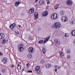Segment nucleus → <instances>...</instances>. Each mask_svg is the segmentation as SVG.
<instances>
[{
  "label": "nucleus",
  "instance_id": "1",
  "mask_svg": "<svg viewBox=\"0 0 75 75\" xmlns=\"http://www.w3.org/2000/svg\"><path fill=\"white\" fill-rule=\"evenodd\" d=\"M61 25V23H59V22H56L54 23V25H53L52 26V27L53 28H56L58 29L59 28H60V27Z\"/></svg>",
  "mask_w": 75,
  "mask_h": 75
},
{
  "label": "nucleus",
  "instance_id": "2",
  "mask_svg": "<svg viewBox=\"0 0 75 75\" xmlns=\"http://www.w3.org/2000/svg\"><path fill=\"white\" fill-rule=\"evenodd\" d=\"M24 45L23 44H21L18 46V50L20 52H23L24 51Z\"/></svg>",
  "mask_w": 75,
  "mask_h": 75
},
{
  "label": "nucleus",
  "instance_id": "3",
  "mask_svg": "<svg viewBox=\"0 0 75 75\" xmlns=\"http://www.w3.org/2000/svg\"><path fill=\"white\" fill-rule=\"evenodd\" d=\"M54 42L57 45L59 46L61 45V42L59 39H54Z\"/></svg>",
  "mask_w": 75,
  "mask_h": 75
},
{
  "label": "nucleus",
  "instance_id": "4",
  "mask_svg": "<svg viewBox=\"0 0 75 75\" xmlns=\"http://www.w3.org/2000/svg\"><path fill=\"white\" fill-rule=\"evenodd\" d=\"M66 3L67 6H71L72 5V3H73L71 0H67L66 1Z\"/></svg>",
  "mask_w": 75,
  "mask_h": 75
},
{
  "label": "nucleus",
  "instance_id": "5",
  "mask_svg": "<svg viewBox=\"0 0 75 75\" xmlns=\"http://www.w3.org/2000/svg\"><path fill=\"white\" fill-rule=\"evenodd\" d=\"M61 20L63 22H65L68 20V18H67V17L66 16H63L61 18Z\"/></svg>",
  "mask_w": 75,
  "mask_h": 75
},
{
  "label": "nucleus",
  "instance_id": "6",
  "mask_svg": "<svg viewBox=\"0 0 75 75\" xmlns=\"http://www.w3.org/2000/svg\"><path fill=\"white\" fill-rule=\"evenodd\" d=\"M51 18L52 19L55 20L57 18V14L56 13L52 14L51 16Z\"/></svg>",
  "mask_w": 75,
  "mask_h": 75
},
{
  "label": "nucleus",
  "instance_id": "7",
  "mask_svg": "<svg viewBox=\"0 0 75 75\" xmlns=\"http://www.w3.org/2000/svg\"><path fill=\"white\" fill-rule=\"evenodd\" d=\"M28 51L29 53H33L34 52V49L32 47H30L28 48Z\"/></svg>",
  "mask_w": 75,
  "mask_h": 75
},
{
  "label": "nucleus",
  "instance_id": "8",
  "mask_svg": "<svg viewBox=\"0 0 75 75\" xmlns=\"http://www.w3.org/2000/svg\"><path fill=\"white\" fill-rule=\"evenodd\" d=\"M48 12L47 11H45V12H43L42 13V16H43V17H45L48 15Z\"/></svg>",
  "mask_w": 75,
  "mask_h": 75
},
{
  "label": "nucleus",
  "instance_id": "9",
  "mask_svg": "<svg viewBox=\"0 0 75 75\" xmlns=\"http://www.w3.org/2000/svg\"><path fill=\"white\" fill-rule=\"evenodd\" d=\"M2 62L4 64H7V58L6 57H4L2 59Z\"/></svg>",
  "mask_w": 75,
  "mask_h": 75
},
{
  "label": "nucleus",
  "instance_id": "10",
  "mask_svg": "<svg viewBox=\"0 0 75 75\" xmlns=\"http://www.w3.org/2000/svg\"><path fill=\"white\" fill-rule=\"evenodd\" d=\"M35 20H37L38 17V12H36L34 14Z\"/></svg>",
  "mask_w": 75,
  "mask_h": 75
},
{
  "label": "nucleus",
  "instance_id": "11",
  "mask_svg": "<svg viewBox=\"0 0 75 75\" xmlns=\"http://www.w3.org/2000/svg\"><path fill=\"white\" fill-rule=\"evenodd\" d=\"M50 38V36H48L46 38H45L44 41V44H45L48 41V40Z\"/></svg>",
  "mask_w": 75,
  "mask_h": 75
},
{
  "label": "nucleus",
  "instance_id": "12",
  "mask_svg": "<svg viewBox=\"0 0 75 75\" xmlns=\"http://www.w3.org/2000/svg\"><path fill=\"white\" fill-rule=\"evenodd\" d=\"M34 12V8H33L30 9L29 11V13L30 14H33Z\"/></svg>",
  "mask_w": 75,
  "mask_h": 75
},
{
  "label": "nucleus",
  "instance_id": "13",
  "mask_svg": "<svg viewBox=\"0 0 75 75\" xmlns=\"http://www.w3.org/2000/svg\"><path fill=\"white\" fill-rule=\"evenodd\" d=\"M16 27V23H14L11 25L10 26V29H13Z\"/></svg>",
  "mask_w": 75,
  "mask_h": 75
},
{
  "label": "nucleus",
  "instance_id": "14",
  "mask_svg": "<svg viewBox=\"0 0 75 75\" xmlns=\"http://www.w3.org/2000/svg\"><path fill=\"white\" fill-rule=\"evenodd\" d=\"M5 37L4 34L2 33H0V39L4 38Z\"/></svg>",
  "mask_w": 75,
  "mask_h": 75
},
{
  "label": "nucleus",
  "instance_id": "15",
  "mask_svg": "<svg viewBox=\"0 0 75 75\" xmlns=\"http://www.w3.org/2000/svg\"><path fill=\"white\" fill-rule=\"evenodd\" d=\"M20 4H21V2L20 1H18L16 2H15V6H16V7H18L20 5Z\"/></svg>",
  "mask_w": 75,
  "mask_h": 75
},
{
  "label": "nucleus",
  "instance_id": "16",
  "mask_svg": "<svg viewBox=\"0 0 75 75\" xmlns=\"http://www.w3.org/2000/svg\"><path fill=\"white\" fill-rule=\"evenodd\" d=\"M40 69V67L39 66H37L35 67V71H39Z\"/></svg>",
  "mask_w": 75,
  "mask_h": 75
},
{
  "label": "nucleus",
  "instance_id": "17",
  "mask_svg": "<svg viewBox=\"0 0 75 75\" xmlns=\"http://www.w3.org/2000/svg\"><path fill=\"white\" fill-rule=\"evenodd\" d=\"M70 24L71 25L75 24V20L73 19L71 21Z\"/></svg>",
  "mask_w": 75,
  "mask_h": 75
},
{
  "label": "nucleus",
  "instance_id": "18",
  "mask_svg": "<svg viewBox=\"0 0 75 75\" xmlns=\"http://www.w3.org/2000/svg\"><path fill=\"white\" fill-rule=\"evenodd\" d=\"M34 39V36H30L29 38V39L30 41H32Z\"/></svg>",
  "mask_w": 75,
  "mask_h": 75
},
{
  "label": "nucleus",
  "instance_id": "19",
  "mask_svg": "<svg viewBox=\"0 0 75 75\" xmlns=\"http://www.w3.org/2000/svg\"><path fill=\"white\" fill-rule=\"evenodd\" d=\"M44 3V1L43 0H40L39 1V4L40 5H42V4H43Z\"/></svg>",
  "mask_w": 75,
  "mask_h": 75
},
{
  "label": "nucleus",
  "instance_id": "20",
  "mask_svg": "<svg viewBox=\"0 0 75 75\" xmlns=\"http://www.w3.org/2000/svg\"><path fill=\"white\" fill-rule=\"evenodd\" d=\"M46 67V68H49L51 67V64H47L45 65Z\"/></svg>",
  "mask_w": 75,
  "mask_h": 75
},
{
  "label": "nucleus",
  "instance_id": "21",
  "mask_svg": "<svg viewBox=\"0 0 75 75\" xmlns=\"http://www.w3.org/2000/svg\"><path fill=\"white\" fill-rule=\"evenodd\" d=\"M42 52H43V54H45L46 52V49H45V48L43 47L42 48Z\"/></svg>",
  "mask_w": 75,
  "mask_h": 75
},
{
  "label": "nucleus",
  "instance_id": "22",
  "mask_svg": "<svg viewBox=\"0 0 75 75\" xmlns=\"http://www.w3.org/2000/svg\"><path fill=\"white\" fill-rule=\"evenodd\" d=\"M8 41V40H6V39H4L3 40L2 44H5L6 43V42H7Z\"/></svg>",
  "mask_w": 75,
  "mask_h": 75
},
{
  "label": "nucleus",
  "instance_id": "23",
  "mask_svg": "<svg viewBox=\"0 0 75 75\" xmlns=\"http://www.w3.org/2000/svg\"><path fill=\"white\" fill-rule=\"evenodd\" d=\"M64 11H61L59 13V14L61 16H63L64 14Z\"/></svg>",
  "mask_w": 75,
  "mask_h": 75
},
{
  "label": "nucleus",
  "instance_id": "24",
  "mask_svg": "<svg viewBox=\"0 0 75 75\" xmlns=\"http://www.w3.org/2000/svg\"><path fill=\"white\" fill-rule=\"evenodd\" d=\"M39 44H43L44 43V41L41 40H40L38 42Z\"/></svg>",
  "mask_w": 75,
  "mask_h": 75
},
{
  "label": "nucleus",
  "instance_id": "25",
  "mask_svg": "<svg viewBox=\"0 0 75 75\" xmlns=\"http://www.w3.org/2000/svg\"><path fill=\"white\" fill-rule=\"evenodd\" d=\"M71 34L73 36H75V30H74L71 32Z\"/></svg>",
  "mask_w": 75,
  "mask_h": 75
},
{
  "label": "nucleus",
  "instance_id": "26",
  "mask_svg": "<svg viewBox=\"0 0 75 75\" xmlns=\"http://www.w3.org/2000/svg\"><path fill=\"white\" fill-rule=\"evenodd\" d=\"M59 4L56 5L54 7L55 9H57V8H58L59 7Z\"/></svg>",
  "mask_w": 75,
  "mask_h": 75
},
{
  "label": "nucleus",
  "instance_id": "27",
  "mask_svg": "<svg viewBox=\"0 0 75 75\" xmlns=\"http://www.w3.org/2000/svg\"><path fill=\"white\" fill-rule=\"evenodd\" d=\"M27 57L28 58H31V57H32V55L30 54H29L27 55Z\"/></svg>",
  "mask_w": 75,
  "mask_h": 75
},
{
  "label": "nucleus",
  "instance_id": "28",
  "mask_svg": "<svg viewBox=\"0 0 75 75\" xmlns=\"http://www.w3.org/2000/svg\"><path fill=\"white\" fill-rule=\"evenodd\" d=\"M70 55L68 54L66 58L67 59H70Z\"/></svg>",
  "mask_w": 75,
  "mask_h": 75
},
{
  "label": "nucleus",
  "instance_id": "29",
  "mask_svg": "<svg viewBox=\"0 0 75 75\" xmlns=\"http://www.w3.org/2000/svg\"><path fill=\"white\" fill-rule=\"evenodd\" d=\"M17 67L18 69H21V65H19V64H18Z\"/></svg>",
  "mask_w": 75,
  "mask_h": 75
},
{
  "label": "nucleus",
  "instance_id": "30",
  "mask_svg": "<svg viewBox=\"0 0 75 75\" xmlns=\"http://www.w3.org/2000/svg\"><path fill=\"white\" fill-rule=\"evenodd\" d=\"M41 64H43L45 63V60L44 59H42V60L41 61Z\"/></svg>",
  "mask_w": 75,
  "mask_h": 75
},
{
  "label": "nucleus",
  "instance_id": "31",
  "mask_svg": "<svg viewBox=\"0 0 75 75\" xmlns=\"http://www.w3.org/2000/svg\"><path fill=\"white\" fill-rule=\"evenodd\" d=\"M70 52H71V50H70L69 49H67V54H69L70 53Z\"/></svg>",
  "mask_w": 75,
  "mask_h": 75
},
{
  "label": "nucleus",
  "instance_id": "32",
  "mask_svg": "<svg viewBox=\"0 0 75 75\" xmlns=\"http://www.w3.org/2000/svg\"><path fill=\"white\" fill-rule=\"evenodd\" d=\"M59 54L61 56V57H62V56H64V53L63 52H59Z\"/></svg>",
  "mask_w": 75,
  "mask_h": 75
},
{
  "label": "nucleus",
  "instance_id": "33",
  "mask_svg": "<svg viewBox=\"0 0 75 75\" xmlns=\"http://www.w3.org/2000/svg\"><path fill=\"white\" fill-rule=\"evenodd\" d=\"M69 36V34L68 33H65L64 35V37H68Z\"/></svg>",
  "mask_w": 75,
  "mask_h": 75
},
{
  "label": "nucleus",
  "instance_id": "34",
  "mask_svg": "<svg viewBox=\"0 0 75 75\" xmlns=\"http://www.w3.org/2000/svg\"><path fill=\"white\" fill-rule=\"evenodd\" d=\"M37 74H41V71H37Z\"/></svg>",
  "mask_w": 75,
  "mask_h": 75
},
{
  "label": "nucleus",
  "instance_id": "35",
  "mask_svg": "<svg viewBox=\"0 0 75 75\" xmlns=\"http://www.w3.org/2000/svg\"><path fill=\"white\" fill-rule=\"evenodd\" d=\"M57 69H61V67H60L59 66H57Z\"/></svg>",
  "mask_w": 75,
  "mask_h": 75
},
{
  "label": "nucleus",
  "instance_id": "36",
  "mask_svg": "<svg viewBox=\"0 0 75 75\" xmlns=\"http://www.w3.org/2000/svg\"><path fill=\"white\" fill-rule=\"evenodd\" d=\"M28 73H32L33 72V71L29 70L27 71Z\"/></svg>",
  "mask_w": 75,
  "mask_h": 75
},
{
  "label": "nucleus",
  "instance_id": "37",
  "mask_svg": "<svg viewBox=\"0 0 75 75\" xmlns=\"http://www.w3.org/2000/svg\"><path fill=\"white\" fill-rule=\"evenodd\" d=\"M2 72H5V69H3L2 70Z\"/></svg>",
  "mask_w": 75,
  "mask_h": 75
},
{
  "label": "nucleus",
  "instance_id": "38",
  "mask_svg": "<svg viewBox=\"0 0 75 75\" xmlns=\"http://www.w3.org/2000/svg\"><path fill=\"white\" fill-rule=\"evenodd\" d=\"M26 65L28 67H30V64L29 63L27 64Z\"/></svg>",
  "mask_w": 75,
  "mask_h": 75
},
{
  "label": "nucleus",
  "instance_id": "39",
  "mask_svg": "<svg viewBox=\"0 0 75 75\" xmlns=\"http://www.w3.org/2000/svg\"><path fill=\"white\" fill-rule=\"evenodd\" d=\"M15 33H16V34L17 35H18V34H19V32L18 31V32H16Z\"/></svg>",
  "mask_w": 75,
  "mask_h": 75
},
{
  "label": "nucleus",
  "instance_id": "40",
  "mask_svg": "<svg viewBox=\"0 0 75 75\" xmlns=\"http://www.w3.org/2000/svg\"><path fill=\"white\" fill-rule=\"evenodd\" d=\"M49 7H50L49 6H47L46 7V9H49Z\"/></svg>",
  "mask_w": 75,
  "mask_h": 75
},
{
  "label": "nucleus",
  "instance_id": "41",
  "mask_svg": "<svg viewBox=\"0 0 75 75\" xmlns=\"http://www.w3.org/2000/svg\"><path fill=\"white\" fill-rule=\"evenodd\" d=\"M3 53H1V52H0V56H3Z\"/></svg>",
  "mask_w": 75,
  "mask_h": 75
},
{
  "label": "nucleus",
  "instance_id": "42",
  "mask_svg": "<svg viewBox=\"0 0 75 75\" xmlns=\"http://www.w3.org/2000/svg\"><path fill=\"white\" fill-rule=\"evenodd\" d=\"M47 4H50V2L49 1H47Z\"/></svg>",
  "mask_w": 75,
  "mask_h": 75
},
{
  "label": "nucleus",
  "instance_id": "43",
  "mask_svg": "<svg viewBox=\"0 0 75 75\" xmlns=\"http://www.w3.org/2000/svg\"><path fill=\"white\" fill-rule=\"evenodd\" d=\"M57 67H58V66H57V65H55L54 66V68H57Z\"/></svg>",
  "mask_w": 75,
  "mask_h": 75
},
{
  "label": "nucleus",
  "instance_id": "44",
  "mask_svg": "<svg viewBox=\"0 0 75 75\" xmlns=\"http://www.w3.org/2000/svg\"><path fill=\"white\" fill-rule=\"evenodd\" d=\"M11 68H13V67H14V65H11Z\"/></svg>",
  "mask_w": 75,
  "mask_h": 75
},
{
  "label": "nucleus",
  "instance_id": "45",
  "mask_svg": "<svg viewBox=\"0 0 75 75\" xmlns=\"http://www.w3.org/2000/svg\"><path fill=\"white\" fill-rule=\"evenodd\" d=\"M55 72H57V69H55Z\"/></svg>",
  "mask_w": 75,
  "mask_h": 75
},
{
  "label": "nucleus",
  "instance_id": "46",
  "mask_svg": "<svg viewBox=\"0 0 75 75\" xmlns=\"http://www.w3.org/2000/svg\"><path fill=\"white\" fill-rule=\"evenodd\" d=\"M38 1V0H36L35 1V3H37Z\"/></svg>",
  "mask_w": 75,
  "mask_h": 75
},
{
  "label": "nucleus",
  "instance_id": "47",
  "mask_svg": "<svg viewBox=\"0 0 75 75\" xmlns=\"http://www.w3.org/2000/svg\"><path fill=\"white\" fill-rule=\"evenodd\" d=\"M18 27H19V28H20V27H21V25H18Z\"/></svg>",
  "mask_w": 75,
  "mask_h": 75
},
{
  "label": "nucleus",
  "instance_id": "48",
  "mask_svg": "<svg viewBox=\"0 0 75 75\" xmlns=\"http://www.w3.org/2000/svg\"><path fill=\"white\" fill-rule=\"evenodd\" d=\"M3 47V46L0 45V47Z\"/></svg>",
  "mask_w": 75,
  "mask_h": 75
},
{
  "label": "nucleus",
  "instance_id": "49",
  "mask_svg": "<svg viewBox=\"0 0 75 75\" xmlns=\"http://www.w3.org/2000/svg\"><path fill=\"white\" fill-rule=\"evenodd\" d=\"M30 29H28V30H27V31H30Z\"/></svg>",
  "mask_w": 75,
  "mask_h": 75
},
{
  "label": "nucleus",
  "instance_id": "50",
  "mask_svg": "<svg viewBox=\"0 0 75 75\" xmlns=\"http://www.w3.org/2000/svg\"><path fill=\"white\" fill-rule=\"evenodd\" d=\"M74 44H75V41L74 42Z\"/></svg>",
  "mask_w": 75,
  "mask_h": 75
},
{
  "label": "nucleus",
  "instance_id": "51",
  "mask_svg": "<svg viewBox=\"0 0 75 75\" xmlns=\"http://www.w3.org/2000/svg\"><path fill=\"white\" fill-rule=\"evenodd\" d=\"M19 64H21V62H19Z\"/></svg>",
  "mask_w": 75,
  "mask_h": 75
},
{
  "label": "nucleus",
  "instance_id": "52",
  "mask_svg": "<svg viewBox=\"0 0 75 75\" xmlns=\"http://www.w3.org/2000/svg\"><path fill=\"white\" fill-rule=\"evenodd\" d=\"M35 6H37V4L35 5Z\"/></svg>",
  "mask_w": 75,
  "mask_h": 75
},
{
  "label": "nucleus",
  "instance_id": "53",
  "mask_svg": "<svg viewBox=\"0 0 75 75\" xmlns=\"http://www.w3.org/2000/svg\"><path fill=\"white\" fill-rule=\"evenodd\" d=\"M49 1V0H47V1Z\"/></svg>",
  "mask_w": 75,
  "mask_h": 75
},
{
  "label": "nucleus",
  "instance_id": "54",
  "mask_svg": "<svg viewBox=\"0 0 75 75\" xmlns=\"http://www.w3.org/2000/svg\"><path fill=\"white\" fill-rule=\"evenodd\" d=\"M0 75H1V74L0 73Z\"/></svg>",
  "mask_w": 75,
  "mask_h": 75
},
{
  "label": "nucleus",
  "instance_id": "55",
  "mask_svg": "<svg viewBox=\"0 0 75 75\" xmlns=\"http://www.w3.org/2000/svg\"><path fill=\"white\" fill-rule=\"evenodd\" d=\"M6 2H7V1H6Z\"/></svg>",
  "mask_w": 75,
  "mask_h": 75
}]
</instances>
